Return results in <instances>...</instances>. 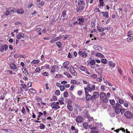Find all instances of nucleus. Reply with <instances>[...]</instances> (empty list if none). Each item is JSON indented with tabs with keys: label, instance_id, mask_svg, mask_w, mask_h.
<instances>
[{
	"label": "nucleus",
	"instance_id": "nucleus-7",
	"mask_svg": "<svg viewBox=\"0 0 133 133\" xmlns=\"http://www.w3.org/2000/svg\"><path fill=\"white\" fill-rule=\"evenodd\" d=\"M93 94V95H92V100H95L96 98H97L99 97V92H94Z\"/></svg>",
	"mask_w": 133,
	"mask_h": 133
},
{
	"label": "nucleus",
	"instance_id": "nucleus-8",
	"mask_svg": "<svg viewBox=\"0 0 133 133\" xmlns=\"http://www.w3.org/2000/svg\"><path fill=\"white\" fill-rule=\"evenodd\" d=\"M77 21H78V24L82 26L83 25L84 19L83 18H79L78 19Z\"/></svg>",
	"mask_w": 133,
	"mask_h": 133
},
{
	"label": "nucleus",
	"instance_id": "nucleus-41",
	"mask_svg": "<svg viewBox=\"0 0 133 133\" xmlns=\"http://www.w3.org/2000/svg\"><path fill=\"white\" fill-rule=\"evenodd\" d=\"M87 89H88V91L89 92H91L92 91L89 85H88L87 86Z\"/></svg>",
	"mask_w": 133,
	"mask_h": 133
},
{
	"label": "nucleus",
	"instance_id": "nucleus-14",
	"mask_svg": "<svg viewBox=\"0 0 133 133\" xmlns=\"http://www.w3.org/2000/svg\"><path fill=\"white\" fill-rule=\"evenodd\" d=\"M101 13L103 14V16L105 18H107L109 17V15L108 12H102Z\"/></svg>",
	"mask_w": 133,
	"mask_h": 133
},
{
	"label": "nucleus",
	"instance_id": "nucleus-24",
	"mask_svg": "<svg viewBox=\"0 0 133 133\" xmlns=\"http://www.w3.org/2000/svg\"><path fill=\"white\" fill-rule=\"evenodd\" d=\"M64 100V99L63 98H61L59 99H58V102L61 105L63 104L64 103L63 102Z\"/></svg>",
	"mask_w": 133,
	"mask_h": 133
},
{
	"label": "nucleus",
	"instance_id": "nucleus-58",
	"mask_svg": "<svg viewBox=\"0 0 133 133\" xmlns=\"http://www.w3.org/2000/svg\"><path fill=\"white\" fill-rule=\"evenodd\" d=\"M120 112H121V114H122L125 111V110L124 108H120Z\"/></svg>",
	"mask_w": 133,
	"mask_h": 133
},
{
	"label": "nucleus",
	"instance_id": "nucleus-34",
	"mask_svg": "<svg viewBox=\"0 0 133 133\" xmlns=\"http://www.w3.org/2000/svg\"><path fill=\"white\" fill-rule=\"evenodd\" d=\"M6 11L5 15L6 16H8L10 14L11 12L9 8L6 9Z\"/></svg>",
	"mask_w": 133,
	"mask_h": 133
},
{
	"label": "nucleus",
	"instance_id": "nucleus-5",
	"mask_svg": "<svg viewBox=\"0 0 133 133\" xmlns=\"http://www.w3.org/2000/svg\"><path fill=\"white\" fill-rule=\"evenodd\" d=\"M120 130H122L124 133H130V132L128 131L127 129H126V130H125L124 128L121 127L120 129H117L116 130H115L114 131L116 132L117 133H118Z\"/></svg>",
	"mask_w": 133,
	"mask_h": 133
},
{
	"label": "nucleus",
	"instance_id": "nucleus-21",
	"mask_svg": "<svg viewBox=\"0 0 133 133\" xmlns=\"http://www.w3.org/2000/svg\"><path fill=\"white\" fill-rule=\"evenodd\" d=\"M95 56L97 57H98L100 58H104V56L101 53H97L96 54Z\"/></svg>",
	"mask_w": 133,
	"mask_h": 133
},
{
	"label": "nucleus",
	"instance_id": "nucleus-42",
	"mask_svg": "<svg viewBox=\"0 0 133 133\" xmlns=\"http://www.w3.org/2000/svg\"><path fill=\"white\" fill-rule=\"evenodd\" d=\"M45 126L44 125L42 124H41L39 126V128L41 129H43L45 128Z\"/></svg>",
	"mask_w": 133,
	"mask_h": 133
},
{
	"label": "nucleus",
	"instance_id": "nucleus-11",
	"mask_svg": "<svg viewBox=\"0 0 133 133\" xmlns=\"http://www.w3.org/2000/svg\"><path fill=\"white\" fill-rule=\"evenodd\" d=\"M85 95L86 99L87 100L89 101L91 100H92V96H91L89 94H86Z\"/></svg>",
	"mask_w": 133,
	"mask_h": 133
},
{
	"label": "nucleus",
	"instance_id": "nucleus-54",
	"mask_svg": "<svg viewBox=\"0 0 133 133\" xmlns=\"http://www.w3.org/2000/svg\"><path fill=\"white\" fill-rule=\"evenodd\" d=\"M42 74L45 76H47L49 75L48 73L46 72H45L44 73H42Z\"/></svg>",
	"mask_w": 133,
	"mask_h": 133
},
{
	"label": "nucleus",
	"instance_id": "nucleus-18",
	"mask_svg": "<svg viewBox=\"0 0 133 133\" xmlns=\"http://www.w3.org/2000/svg\"><path fill=\"white\" fill-rule=\"evenodd\" d=\"M22 71L26 75L28 76V75H29V74L28 73L27 70H26V68H23L22 69Z\"/></svg>",
	"mask_w": 133,
	"mask_h": 133
},
{
	"label": "nucleus",
	"instance_id": "nucleus-38",
	"mask_svg": "<svg viewBox=\"0 0 133 133\" xmlns=\"http://www.w3.org/2000/svg\"><path fill=\"white\" fill-rule=\"evenodd\" d=\"M59 88L60 90L61 91H64L65 89V87L63 85L61 86Z\"/></svg>",
	"mask_w": 133,
	"mask_h": 133
},
{
	"label": "nucleus",
	"instance_id": "nucleus-15",
	"mask_svg": "<svg viewBox=\"0 0 133 133\" xmlns=\"http://www.w3.org/2000/svg\"><path fill=\"white\" fill-rule=\"evenodd\" d=\"M78 5H84L85 4V2L83 0H78Z\"/></svg>",
	"mask_w": 133,
	"mask_h": 133
},
{
	"label": "nucleus",
	"instance_id": "nucleus-53",
	"mask_svg": "<svg viewBox=\"0 0 133 133\" xmlns=\"http://www.w3.org/2000/svg\"><path fill=\"white\" fill-rule=\"evenodd\" d=\"M56 44L59 48L61 47V44L60 42H57L56 43Z\"/></svg>",
	"mask_w": 133,
	"mask_h": 133
},
{
	"label": "nucleus",
	"instance_id": "nucleus-37",
	"mask_svg": "<svg viewBox=\"0 0 133 133\" xmlns=\"http://www.w3.org/2000/svg\"><path fill=\"white\" fill-rule=\"evenodd\" d=\"M86 50V49H83L82 50V51H79V52H78V54L79 55H82V53H83V52H82V51H84L85 52Z\"/></svg>",
	"mask_w": 133,
	"mask_h": 133
},
{
	"label": "nucleus",
	"instance_id": "nucleus-26",
	"mask_svg": "<svg viewBox=\"0 0 133 133\" xmlns=\"http://www.w3.org/2000/svg\"><path fill=\"white\" fill-rule=\"evenodd\" d=\"M83 127L86 129H87L88 127V124L87 122L83 123L82 124Z\"/></svg>",
	"mask_w": 133,
	"mask_h": 133
},
{
	"label": "nucleus",
	"instance_id": "nucleus-60",
	"mask_svg": "<svg viewBox=\"0 0 133 133\" xmlns=\"http://www.w3.org/2000/svg\"><path fill=\"white\" fill-rule=\"evenodd\" d=\"M124 106L126 107L127 108L129 107V105L128 104L127 102H125L124 103Z\"/></svg>",
	"mask_w": 133,
	"mask_h": 133
},
{
	"label": "nucleus",
	"instance_id": "nucleus-56",
	"mask_svg": "<svg viewBox=\"0 0 133 133\" xmlns=\"http://www.w3.org/2000/svg\"><path fill=\"white\" fill-rule=\"evenodd\" d=\"M11 12H15V11H14V9L13 8H9Z\"/></svg>",
	"mask_w": 133,
	"mask_h": 133
},
{
	"label": "nucleus",
	"instance_id": "nucleus-17",
	"mask_svg": "<svg viewBox=\"0 0 133 133\" xmlns=\"http://www.w3.org/2000/svg\"><path fill=\"white\" fill-rule=\"evenodd\" d=\"M93 48L94 49L97 50H99L101 49V47L97 45H94Z\"/></svg>",
	"mask_w": 133,
	"mask_h": 133
},
{
	"label": "nucleus",
	"instance_id": "nucleus-10",
	"mask_svg": "<svg viewBox=\"0 0 133 133\" xmlns=\"http://www.w3.org/2000/svg\"><path fill=\"white\" fill-rule=\"evenodd\" d=\"M24 37V35L22 32H20L16 35V38L18 39H20Z\"/></svg>",
	"mask_w": 133,
	"mask_h": 133
},
{
	"label": "nucleus",
	"instance_id": "nucleus-36",
	"mask_svg": "<svg viewBox=\"0 0 133 133\" xmlns=\"http://www.w3.org/2000/svg\"><path fill=\"white\" fill-rule=\"evenodd\" d=\"M30 91L32 93H36V91L33 88L30 89H29Z\"/></svg>",
	"mask_w": 133,
	"mask_h": 133
},
{
	"label": "nucleus",
	"instance_id": "nucleus-2",
	"mask_svg": "<svg viewBox=\"0 0 133 133\" xmlns=\"http://www.w3.org/2000/svg\"><path fill=\"white\" fill-rule=\"evenodd\" d=\"M113 108L115 109L116 113L118 114L120 112V108H122L121 105L118 103H116L114 105H113Z\"/></svg>",
	"mask_w": 133,
	"mask_h": 133
},
{
	"label": "nucleus",
	"instance_id": "nucleus-51",
	"mask_svg": "<svg viewBox=\"0 0 133 133\" xmlns=\"http://www.w3.org/2000/svg\"><path fill=\"white\" fill-rule=\"evenodd\" d=\"M64 74L65 75H66L67 77H71V75L70 74L67 73V72H65L64 73Z\"/></svg>",
	"mask_w": 133,
	"mask_h": 133
},
{
	"label": "nucleus",
	"instance_id": "nucleus-63",
	"mask_svg": "<svg viewBox=\"0 0 133 133\" xmlns=\"http://www.w3.org/2000/svg\"><path fill=\"white\" fill-rule=\"evenodd\" d=\"M91 88L92 89H92V91H94L95 90V85H92L91 86Z\"/></svg>",
	"mask_w": 133,
	"mask_h": 133
},
{
	"label": "nucleus",
	"instance_id": "nucleus-3",
	"mask_svg": "<svg viewBox=\"0 0 133 133\" xmlns=\"http://www.w3.org/2000/svg\"><path fill=\"white\" fill-rule=\"evenodd\" d=\"M59 103L58 102H54L51 104V106L52 109L56 110L57 109H59L60 108V106H59Z\"/></svg>",
	"mask_w": 133,
	"mask_h": 133
},
{
	"label": "nucleus",
	"instance_id": "nucleus-6",
	"mask_svg": "<svg viewBox=\"0 0 133 133\" xmlns=\"http://www.w3.org/2000/svg\"><path fill=\"white\" fill-rule=\"evenodd\" d=\"M83 119L81 116H77L75 119L76 122L78 123H81L83 121Z\"/></svg>",
	"mask_w": 133,
	"mask_h": 133
},
{
	"label": "nucleus",
	"instance_id": "nucleus-27",
	"mask_svg": "<svg viewBox=\"0 0 133 133\" xmlns=\"http://www.w3.org/2000/svg\"><path fill=\"white\" fill-rule=\"evenodd\" d=\"M89 128L91 130H95L97 129V127H96L93 126L92 125H89Z\"/></svg>",
	"mask_w": 133,
	"mask_h": 133
},
{
	"label": "nucleus",
	"instance_id": "nucleus-20",
	"mask_svg": "<svg viewBox=\"0 0 133 133\" xmlns=\"http://www.w3.org/2000/svg\"><path fill=\"white\" fill-rule=\"evenodd\" d=\"M1 130L6 133H12L13 132L11 130H7L4 129H2Z\"/></svg>",
	"mask_w": 133,
	"mask_h": 133
},
{
	"label": "nucleus",
	"instance_id": "nucleus-32",
	"mask_svg": "<svg viewBox=\"0 0 133 133\" xmlns=\"http://www.w3.org/2000/svg\"><path fill=\"white\" fill-rule=\"evenodd\" d=\"M66 102L68 104L67 105H71V104L72 103V101L70 99H68L66 100Z\"/></svg>",
	"mask_w": 133,
	"mask_h": 133
},
{
	"label": "nucleus",
	"instance_id": "nucleus-61",
	"mask_svg": "<svg viewBox=\"0 0 133 133\" xmlns=\"http://www.w3.org/2000/svg\"><path fill=\"white\" fill-rule=\"evenodd\" d=\"M82 56L83 57H85L87 56V54L85 52H83Z\"/></svg>",
	"mask_w": 133,
	"mask_h": 133
},
{
	"label": "nucleus",
	"instance_id": "nucleus-13",
	"mask_svg": "<svg viewBox=\"0 0 133 133\" xmlns=\"http://www.w3.org/2000/svg\"><path fill=\"white\" fill-rule=\"evenodd\" d=\"M77 67L78 69H80L82 71H85V70L86 69L85 67L82 65H78Z\"/></svg>",
	"mask_w": 133,
	"mask_h": 133
},
{
	"label": "nucleus",
	"instance_id": "nucleus-43",
	"mask_svg": "<svg viewBox=\"0 0 133 133\" xmlns=\"http://www.w3.org/2000/svg\"><path fill=\"white\" fill-rule=\"evenodd\" d=\"M69 95L68 93L67 92H65L63 94L64 96V97H67Z\"/></svg>",
	"mask_w": 133,
	"mask_h": 133
},
{
	"label": "nucleus",
	"instance_id": "nucleus-31",
	"mask_svg": "<svg viewBox=\"0 0 133 133\" xmlns=\"http://www.w3.org/2000/svg\"><path fill=\"white\" fill-rule=\"evenodd\" d=\"M84 7L83 6H79V8L77 10V11L81 12L84 9Z\"/></svg>",
	"mask_w": 133,
	"mask_h": 133
},
{
	"label": "nucleus",
	"instance_id": "nucleus-48",
	"mask_svg": "<svg viewBox=\"0 0 133 133\" xmlns=\"http://www.w3.org/2000/svg\"><path fill=\"white\" fill-rule=\"evenodd\" d=\"M62 16L63 17L65 18L66 16V12L65 11H63L62 13Z\"/></svg>",
	"mask_w": 133,
	"mask_h": 133
},
{
	"label": "nucleus",
	"instance_id": "nucleus-57",
	"mask_svg": "<svg viewBox=\"0 0 133 133\" xmlns=\"http://www.w3.org/2000/svg\"><path fill=\"white\" fill-rule=\"evenodd\" d=\"M71 83L73 84H76V81L75 80H72L71 81Z\"/></svg>",
	"mask_w": 133,
	"mask_h": 133
},
{
	"label": "nucleus",
	"instance_id": "nucleus-9",
	"mask_svg": "<svg viewBox=\"0 0 133 133\" xmlns=\"http://www.w3.org/2000/svg\"><path fill=\"white\" fill-rule=\"evenodd\" d=\"M58 67L56 66H52L51 68V72L52 74L55 72L58 71Z\"/></svg>",
	"mask_w": 133,
	"mask_h": 133
},
{
	"label": "nucleus",
	"instance_id": "nucleus-30",
	"mask_svg": "<svg viewBox=\"0 0 133 133\" xmlns=\"http://www.w3.org/2000/svg\"><path fill=\"white\" fill-rule=\"evenodd\" d=\"M101 62L104 64H106L107 63V60L106 59L102 58L101 59Z\"/></svg>",
	"mask_w": 133,
	"mask_h": 133
},
{
	"label": "nucleus",
	"instance_id": "nucleus-52",
	"mask_svg": "<svg viewBox=\"0 0 133 133\" xmlns=\"http://www.w3.org/2000/svg\"><path fill=\"white\" fill-rule=\"evenodd\" d=\"M22 112L23 114H25L26 113V112L25 111V109H24V107H22Z\"/></svg>",
	"mask_w": 133,
	"mask_h": 133
},
{
	"label": "nucleus",
	"instance_id": "nucleus-28",
	"mask_svg": "<svg viewBox=\"0 0 133 133\" xmlns=\"http://www.w3.org/2000/svg\"><path fill=\"white\" fill-rule=\"evenodd\" d=\"M109 102L110 104L112 105V107L113 106V105H115V102L114 100L110 99Z\"/></svg>",
	"mask_w": 133,
	"mask_h": 133
},
{
	"label": "nucleus",
	"instance_id": "nucleus-12",
	"mask_svg": "<svg viewBox=\"0 0 133 133\" xmlns=\"http://www.w3.org/2000/svg\"><path fill=\"white\" fill-rule=\"evenodd\" d=\"M109 65L110 67L113 68L115 67V63L112 61H110L108 62Z\"/></svg>",
	"mask_w": 133,
	"mask_h": 133
},
{
	"label": "nucleus",
	"instance_id": "nucleus-22",
	"mask_svg": "<svg viewBox=\"0 0 133 133\" xmlns=\"http://www.w3.org/2000/svg\"><path fill=\"white\" fill-rule=\"evenodd\" d=\"M10 66L11 68L13 69H15L16 68V65L13 63H12L10 64Z\"/></svg>",
	"mask_w": 133,
	"mask_h": 133
},
{
	"label": "nucleus",
	"instance_id": "nucleus-33",
	"mask_svg": "<svg viewBox=\"0 0 133 133\" xmlns=\"http://www.w3.org/2000/svg\"><path fill=\"white\" fill-rule=\"evenodd\" d=\"M67 108L70 111H72L73 110V108L71 105H67Z\"/></svg>",
	"mask_w": 133,
	"mask_h": 133
},
{
	"label": "nucleus",
	"instance_id": "nucleus-64",
	"mask_svg": "<svg viewBox=\"0 0 133 133\" xmlns=\"http://www.w3.org/2000/svg\"><path fill=\"white\" fill-rule=\"evenodd\" d=\"M92 77L95 79L97 77V76L96 74H93L92 75Z\"/></svg>",
	"mask_w": 133,
	"mask_h": 133
},
{
	"label": "nucleus",
	"instance_id": "nucleus-29",
	"mask_svg": "<svg viewBox=\"0 0 133 133\" xmlns=\"http://www.w3.org/2000/svg\"><path fill=\"white\" fill-rule=\"evenodd\" d=\"M133 39V37L132 36L129 37L128 38H127V41L129 42H131Z\"/></svg>",
	"mask_w": 133,
	"mask_h": 133
},
{
	"label": "nucleus",
	"instance_id": "nucleus-16",
	"mask_svg": "<svg viewBox=\"0 0 133 133\" xmlns=\"http://www.w3.org/2000/svg\"><path fill=\"white\" fill-rule=\"evenodd\" d=\"M69 63L68 61L65 62L63 64V67L65 69H68V68L67 66L69 64Z\"/></svg>",
	"mask_w": 133,
	"mask_h": 133
},
{
	"label": "nucleus",
	"instance_id": "nucleus-45",
	"mask_svg": "<svg viewBox=\"0 0 133 133\" xmlns=\"http://www.w3.org/2000/svg\"><path fill=\"white\" fill-rule=\"evenodd\" d=\"M95 63V61L94 60H91L90 62V63L91 65H94Z\"/></svg>",
	"mask_w": 133,
	"mask_h": 133
},
{
	"label": "nucleus",
	"instance_id": "nucleus-50",
	"mask_svg": "<svg viewBox=\"0 0 133 133\" xmlns=\"http://www.w3.org/2000/svg\"><path fill=\"white\" fill-rule=\"evenodd\" d=\"M118 102L120 104H122L124 103L123 100L121 99H118Z\"/></svg>",
	"mask_w": 133,
	"mask_h": 133
},
{
	"label": "nucleus",
	"instance_id": "nucleus-39",
	"mask_svg": "<svg viewBox=\"0 0 133 133\" xmlns=\"http://www.w3.org/2000/svg\"><path fill=\"white\" fill-rule=\"evenodd\" d=\"M101 91L104 92L105 91V87L103 85H102L101 87Z\"/></svg>",
	"mask_w": 133,
	"mask_h": 133
},
{
	"label": "nucleus",
	"instance_id": "nucleus-35",
	"mask_svg": "<svg viewBox=\"0 0 133 133\" xmlns=\"http://www.w3.org/2000/svg\"><path fill=\"white\" fill-rule=\"evenodd\" d=\"M21 11H20L21 10L20 9H18L17 10V12L18 14H23L24 13V11H23V10H22V9H21Z\"/></svg>",
	"mask_w": 133,
	"mask_h": 133
},
{
	"label": "nucleus",
	"instance_id": "nucleus-44",
	"mask_svg": "<svg viewBox=\"0 0 133 133\" xmlns=\"http://www.w3.org/2000/svg\"><path fill=\"white\" fill-rule=\"evenodd\" d=\"M87 87H86L85 88H84V90L85 92V94L86 95L88 94V89H87Z\"/></svg>",
	"mask_w": 133,
	"mask_h": 133
},
{
	"label": "nucleus",
	"instance_id": "nucleus-25",
	"mask_svg": "<svg viewBox=\"0 0 133 133\" xmlns=\"http://www.w3.org/2000/svg\"><path fill=\"white\" fill-rule=\"evenodd\" d=\"M39 61L37 60H34L31 62V64L32 65H33L35 64L38 63Z\"/></svg>",
	"mask_w": 133,
	"mask_h": 133
},
{
	"label": "nucleus",
	"instance_id": "nucleus-19",
	"mask_svg": "<svg viewBox=\"0 0 133 133\" xmlns=\"http://www.w3.org/2000/svg\"><path fill=\"white\" fill-rule=\"evenodd\" d=\"M71 129L72 131H74L75 133H78V130L77 128H75L74 126H72L71 127Z\"/></svg>",
	"mask_w": 133,
	"mask_h": 133
},
{
	"label": "nucleus",
	"instance_id": "nucleus-49",
	"mask_svg": "<svg viewBox=\"0 0 133 133\" xmlns=\"http://www.w3.org/2000/svg\"><path fill=\"white\" fill-rule=\"evenodd\" d=\"M55 93L56 95L58 96L60 94V92L59 90H57L56 91Z\"/></svg>",
	"mask_w": 133,
	"mask_h": 133
},
{
	"label": "nucleus",
	"instance_id": "nucleus-1",
	"mask_svg": "<svg viewBox=\"0 0 133 133\" xmlns=\"http://www.w3.org/2000/svg\"><path fill=\"white\" fill-rule=\"evenodd\" d=\"M99 97L101 101L104 103H107L109 101L105 93L103 92H101L99 94Z\"/></svg>",
	"mask_w": 133,
	"mask_h": 133
},
{
	"label": "nucleus",
	"instance_id": "nucleus-47",
	"mask_svg": "<svg viewBox=\"0 0 133 133\" xmlns=\"http://www.w3.org/2000/svg\"><path fill=\"white\" fill-rule=\"evenodd\" d=\"M36 73L38 72L41 71V69L40 68L38 67L35 70Z\"/></svg>",
	"mask_w": 133,
	"mask_h": 133
},
{
	"label": "nucleus",
	"instance_id": "nucleus-55",
	"mask_svg": "<svg viewBox=\"0 0 133 133\" xmlns=\"http://www.w3.org/2000/svg\"><path fill=\"white\" fill-rule=\"evenodd\" d=\"M22 88L23 89L25 88L26 87V85L25 84H21Z\"/></svg>",
	"mask_w": 133,
	"mask_h": 133
},
{
	"label": "nucleus",
	"instance_id": "nucleus-4",
	"mask_svg": "<svg viewBox=\"0 0 133 133\" xmlns=\"http://www.w3.org/2000/svg\"><path fill=\"white\" fill-rule=\"evenodd\" d=\"M124 115L125 117L128 119L131 118L132 117L131 112L129 111H126L124 113Z\"/></svg>",
	"mask_w": 133,
	"mask_h": 133
},
{
	"label": "nucleus",
	"instance_id": "nucleus-59",
	"mask_svg": "<svg viewBox=\"0 0 133 133\" xmlns=\"http://www.w3.org/2000/svg\"><path fill=\"white\" fill-rule=\"evenodd\" d=\"M4 49L5 51H6L8 49V46L6 44H4Z\"/></svg>",
	"mask_w": 133,
	"mask_h": 133
},
{
	"label": "nucleus",
	"instance_id": "nucleus-23",
	"mask_svg": "<svg viewBox=\"0 0 133 133\" xmlns=\"http://www.w3.org/2000/svg\"><path fill=\"white\" fill-rule=\"evenodd\" d=\"M99 0V3H100V4H99V5L98 6L99 8H102L103 7H102V6H103V4H104V2H103V0Z\"/></svg>",
	"mask_w": 133,
	"mask_h": 133
},
{
	"label": "nucleus",
	"instance_id": "nucleus-46",
	"mask_svg": "<svg viewBox=\"0 0 133 133\" xmlns=\"http://www.w3.org/2000/svg\"><path fill=\"white\" fill-rule=\"evenodd\" d=\"M4 50V44L2 45L1 48V51L2 52H3Z\"/></svg>",
	"mask_w": 133,
	"mask_h": 133
},
{
	"label": "nucleus",
	"instance_id": "nucleus-40",
	"mask_svg": "<svg viewBox=\"0 0 133 133\" xmlns=\"http://www.w3.org/2000/svg\"><path fill=\"white\" fill-rule=\"evenodd\" d=\"M97 29L99 32H103L104 30V28H102V27H100L99 28H97Z\"/></svg>",
	"mask_w": 133,
	"mask_h": 133
},
{
	"label": "nucleus",
	"instance_id": "nucleus-62",
	"mask_svg": "<svg viewBox=\"0 0 133 133\" xmlns=\"http://www.w3.org/2000/svg\"><path fill=\"white\" fill-rule=\"evenodd\" d=\"M32 83L31 82H29L28 83V87H32Z\"/></svg>",
	"mask_w": 133,
	"mask_h": 133
}]
</instances>
